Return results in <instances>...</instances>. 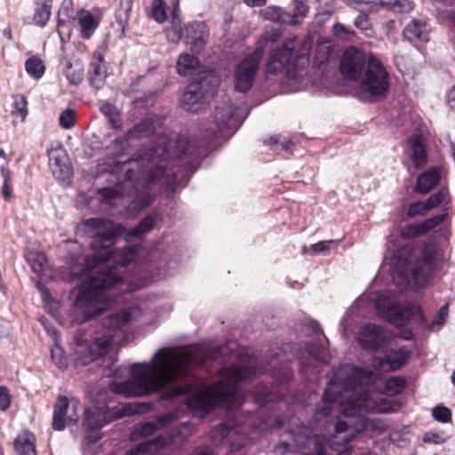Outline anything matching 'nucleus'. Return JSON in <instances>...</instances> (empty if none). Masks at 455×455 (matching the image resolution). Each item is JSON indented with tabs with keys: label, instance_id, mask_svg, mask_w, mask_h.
Wrapping results in <instances>:
<instances>
[{
	"label": "nucleus",
	"instance_id": "47",
	"mask_svg": "<svg viewBox=\"0 0 455 455\" xmlns=\"http://www.w3.org/2000/svg\"><path fill=\"white\" fill-rule=\"evenodd\" d=\"M366 304V299L363 296L359 297L355 303L351 306L348 310V314L346 317L341 320L340 325L342 326V331L344 335H347V318L349 315L357 314V312L363 308Z\"/></svg>",
	"mask_w": 455,
	"mask_h": 455
},
{
	"label": "nucleus",
	"instance_id": "48",
	"mask_svg": "<svg viewBox=\"0 0 455 455\" xmlns=\"http://www.w3.org/2000/svg\"><path fill=\"white\" fill-rule=\"evenodd\" d=\"M307 352L308 355L316 361L327 362L326 352L321 345L317 344H307Z\"/></svg>",
	"mask_w": 455,
	"mask_h": 455
},
{
	"label": "nucleus",
	"instance_id": "40",
	"mask_svg": "<svg viewBox=\"0 0 455 455\" xmlns=\"http://www.w3.org/2000/svg\"><path fill=\"white\" fill-rule=\"evenodd\" d=\"M100 111L108 119L113 128L121 127L120 114L113 105L105 103L100 107Z\"/></svg>",
	"mask_w": 455,
	"mask_h": 455
},
{
	"label": "nucleus",
	"instance_id": "53",
	"mask_svg": "<svg viewBox=\"0 0 455 455\" xmlns=\"http://www.w3.org/2000/svg\"><path fill=\"white\" fill-rule=\"evenodd\" d=\"M432 415L437 421L443 423L450 421L451 418V412L450 409L443 406H436L434 408Z\"/></svg>",
	"mask_w": 455,
	"mask_h": 455
},
{
	"label": "nucleus",
	"instance_id": "37",
	"mask_svg": "<svg viewBox=\"0 0 455 455\" xmlns=\"http://www.w3.org/2000/svg\"><path fill=\"white\" fill-rule=\"evenodd\" d=\"M422 29L423 25L420 22L412 20L406 25L403 30V35L410 41H413L415 39L427 41V38L426 36H423Z\"/></svg>",
	"mask_w": 455,
	"mask_h": 455
},
{
	"label": "nucleus",
	"instance_id": "28",
	"mask_svg": "<svg viewBox=\"0 0 455 455\" xmlns=\"http://www.w3.org/2000/svg\"><path fill=\"white\" fill-rule=\"evenodd\" d=\"M94 60L91 63L90 66V83L92 86L96 89L100 88L106 77V73L104 68L101 67V62L103 60V57L100 52L94 53Z\"/></svg>",
	"mask_w": 455,
	"mask_h": 455
},
{
	"label": "nucleus",
	"instance_id": "44",
	"mask_svg": "<svg viewBox=\"0 0 455 455\" xmlns=\"http://www.w3.org/2000/svg\"><path fill=\"white\" fill-rule=\"evenodd\" d=\"M76 122V115L74 109L67 108L59 116V124L63 129H71Z\"/></svg>",
	"mask_w": 455,
	"mask_h": 455
},
{
	"label": "nucleus",
	"instance_id": "19",
	"mask_svg": "<svg viewBox=\"0 0 455 455\" xmlns=\"http://www.w3.org/2000/svg\"><path fill=\"white\" fill-rule=\"evenodd\" d=\"M49 166L52 175L60 181L66 182L73 174L68 156L59 142L51 144L47 149Z\"/></svg>",
	"mask_w": 455,
	"mask_h": 455
},
{
	"label": "nucleus",
	"instance_id": "31",
	"mask_svg": "<svg viewBox=\"0 0 455 455\" xmlns=\"http://www.w3.org/2000/svg\"><path fill=\"white\" fill-rule=\"evenodd\" d=\"M199 68L196 57L188 53H181L177 60V72L179 75L191 76Z\"/></svg>",
	"mask_w": 455,
	"mask_h": 455
},
{
	"label": "nucleus",
	"instance_id": "23",
	"mask_svg": "<svg viewBox=\"0 0 455 455\" xmlns=\"http://www.w3.org/2000/svg\"><path fill=\"white\" fill-rule=\"evenodd\" d=\"M409 156L414 166L422 168L427 162V152L423 135L416 133L408 139Z\"/></svg>",
	"mask_w": 455,
	"mask_h": 455
},
{
	"label": "nucleus",
	"instance_id": "49",
	"mask_svg": "<svg viewBox=\"0 0 455 455\" xmlns=\"http://www.w3.org/2000/svg\"><path fill=\"white\" fill-rule=\"evenodd\" d=\"M28 101L23 95H16L13 100V108L15 112L20 116L22 120L25 119L28 114L27 108Z\"/></svg>",
	"mask_w": 455,
	"mask_h": 455
},
{
	"label": "nucleus",
	"instance_id": "12",
	"mask_svg": "<svg viewBox=\"0 0 455 455\" xmlns=\"http://www.w3.org/2000/svg\"><path fill=\"white\" fill-rule=\"evenodd\" d=\"M374 307L379 316L395 325H403L417 311L418 307L413 305H402L401 298L392 291H382L371 296Z\"/></svg>",
	"mask_w": 455,
	"mask_h": 455
},
{
	"label": "nucleus",
	"instance_id": "57",
	"mask_svg": "<svg viewBox=\"0 0 455 455\" xmlns=\"http://www.w3.org/2000/svg\"><path fill=\"white\" fill-rule=\"evenodd\" d=\"M9 390L4 386H0V410L5 411L10 406Z\"/></svg>",
	"mask_w": 455,
	"mask_h": 455
},
{
	"label": "nucleus",
	"instance_id": "4",
	"mask_svg": "<svg viewBox=\"0 0 455 455\" xmlns=\"http://www.w3.org/2000/svg\"><path fill=\"white\" fill-rule=\"evenodd\" d=\"M205 361L199 348L162 347L154 354L150 363L132 364L130 379L113 381L109 388L125 397L148 395L183 381L190 375L192 367L203 365Z\"/></svg>",
	"mask_w": 455,
	"mask_h": 455
},
{
	"label": "nucleus",
	"instance_id": "6",
	"mask_svg": "<svg viewBox=\"0 0 455 455\" xmlns=\"http://www.w3.org/2000/svg\"><path fill=\"white\" fill-rule=\"evenodd\" d=\"M405 387V380L399 377H391L386 380L382 379L379 374L367 369H362L351 364H345L334 371L332 377L328 382L327 387L322 398L323 407H319L316 415L320 414V410L327 414L331 404L336 399L334 393L355 391L362 395H368L373 397L384 398L383 392L390 395L400 394Z\"/></svg>",
	"mask_w": 455,
	"mask_h": 455
},
{
	"label": "nucleus",
	"instance_id": "60",
	"mask_svg": "<svg viewBox=\"0 0 455 455\" xmlns=\"http://www.w3.org/2000/svg\"><path fill=\"white\" fill-rule=\"evenodd\" d=\"M274 374L279 381H285L291 378V372L289 368L285 367L283 370L282 374H279V372H276V371H275Z\"/></svg>",
	"mask_w": 455,
	"mask_h": 455
},
{
	"label": "nucleus",
	"instance_id": "10",
	"mask_svg": "<svg viewBox=\"0 0 455 455\" xmlns=\"http://www.w3.org/2000/svg\"><path fill=\"white\" fill-rule=\"evenodd\" d=\"M389 85V74L386 67L374 55H370L369 64L360 78V84L356 91L358 98L365 101L385 98Z\"/></svg>",
	"mask_w": 455,
	"mask_h": 455
},
{
	"label": "nucleus",
	"instance_id": "5",
	"mask_svg": "<svg viewBox=\"0 0 455 455\" xmlns=\"http://www.w3.org/2000/svg\"><path fill=\"white\" fill-rule=\"evenodd\" d=\"M252 359H248L244 365L221 370L220 380L211 386H178L168 391V397H176L190 394L188 406L194 415L205 416L216 404L226 403L230 407L242 404L239 392L240 383L255 377L260 371L252 370Z\"/></svg>",
	"mask_w": 455,
	"mask_h": 455
},
{
	"label": "nucleus",
	"instance_id": "38",
	"mask_svg": "<svg viewBox=\"0 0 455 455\" xmlns=\"http://www.w3.org/2000/svg\"><path fill=\"white\" fill-rule=\"evenodd\" d=\"M83 67L79 62L68 63L65 75L70 84H78L83 80Z\"/></svg>",
	"mask_w": 455,
	"mask_h": 455
},
{
	"label": "nucleus",
	"instance_id": "22",
	"mask_svg": "<svg viewBox=\"0 0 455 455\" xmlns=\"http://www.w3.org/2000/svg\"><path fill=\"white\" fill-rule=\"evenodd\" d=\"M446 215V213H440L420 223L407 225L401 230V235L405 239L424 235L441 225Z\"/></svg>",
	"mask_w": 455,
	"mask_h": 455
},
{
	"label": "nucleus",
	"instance_id": "35",
	"mask_svg": "<svg viewBox=\"0 0 455 455\" xmlns=\"http://www.w3.org/2000/svg\"><path fill=\"white\" fill-rule=\"evenodd\" d=\"M260 15L271 21L285 23L288 21L289 14L284 12L280 7L267 6L260 11Z\"/></svg>",
	"mask_w": 455,
	"mask_h": 455
},
{
	"label": "nucleus",
	"instance_id": "41",
	"mask_svg": "<svg viewBox=\"0 0 455 455\" xmlns=\"http://www.w3.org/2000/svg\"><path fill=\"white\" fill-rule=\"evenodd\" d=\"M382 5L388 6L395 12H409L412 10L413 4L409 0H381Z\"/></svg>",
	"mask_w": 455,
	"mask_h": 455
},
{
	"label": "nucleus",
	"instance_id": "32",
	"mask_svg": "<svg viewBox=\"0 0 455 455\" xmlns=\"http://www.w3.org/2000/svg\"><path fill=\"white\" fill-rule=\"evenodd\" d=\"M175 419H176V414L170 412V413L164 414L161 417H158L155 419H152V420L145 423L141 427V428H140L141 435H143L145 436L153 435L156 429L165 427L166 425L172 423Z\"/></svg>",
	"mask_w": 455,
	"mask_h": 455
},
{
	"label": "nucleus",
	"instance_id": "26",
	"mask_svg": "<svg viewBox=\"0 0 455 455\" xmlns=\"http://www.w3.org/2000/svg\"><path fill=\"white\" fill-rule=\"evenodd\" d=\"M441 178L440 170L437 167L431 168L422 172L417 180L415 191L419 194H426L433 189Z\"/></svg>",
	"mask_w": 455,
	"mask_h": 455
},
{
	"label": "nucleus",
	"instance_id": "13",
	"mask_svg": "<svg viewBox=\"0 0 455 455\" xmlns=\"http://www.w3.org/2000/svg\"><path fill=\"white\" fill-rule=\"evenodd\" d=\"M277 37V34L268 35L265 33L259 40L257 48L237 65L234 81L236 91L246 92L251 88L264 54L265 45L268 41L275 42Z\"/></svg>",
	"mask_w": 455,
	"mask_h": 455
},
{
	"label": "nucleus",
	"instance_id": "34",
	"mask_svg": "<svg viewBox=\"0 0 455 455\" xmlns=\"http://www.w3.org/2000/svg\"><path fill=\"white\" fill-rule=\"evenodd\" d=\"M52 0H43L36 7L33 20L36 25L44 27L51 17Z\"/></svg>",
	"mask_w": 455,
	"mask_h": 455
},
{
	"label": "nucleus",
	"instance_id": "42",
	"mask_svg": "<svg viewBox=\"0 0 455 455\" xmlns=\"http://www.w3.org/2000/svg\"><path fill=\"white\" fill-rule=\"evenodd\" d=\"M308 0H293L294 3V13L292 17L289 16L288 21L292 25L299 23V19H303L307 16L308 12L307 6Z\"/></svg>",
	"mask_w": 455,
	"mask_h": 455
},
{
	"label": "nucleus",
	"instance_id": "56",
	"mask_svg": "<svg viewBox=\"0 0 455 455\" xmlns=\"http://www.w3.org/2000/svg\"><path fill=\"white\" fill-rule=\"evenodd\" d=\"M354 25L355 28L363 32L371 30V24L369 20L368 15L364 13H361L355 18Z\"/></svg>",
	"mask_w": 455,
	"mask_h": 455
},
{
	"label": "nucleus",
	"instance_id": "39",
	"mask_svg": "<svg viewBox=\"0 0 455 455\" xmlns=\"http://www.w3.org/2000/svg\"><path fill=\"white\" fill-rule=\"evenodd\" d=\"M331 53V47L328 43H319L315 49L314 64L317 67H321L323 64L328 61Z\"/></svg>",
	"mask_w": 455,
	"mask_h": 455
},
{
	"label": "nucleus",
	"instance_id": "61",
	"mask_svg": "<svg viewBox=\"0 0 455 455\" xmlns=\"http://www.w3.org/2000/svg\"><path fill=\"white\" fill-rule=\"evenodd\" d=\"M191 455H212V451L207 446H200L196 447Z\"/></svg>",
	"mask_w": 455,
	"mask_h": 455
},
{
	"label": "nucleus",
	"instance_id": "62",
	"mask_svg": "<svg viewBox=\"0 0 455 455\" xmlns=\"http://www.w3.org/2000/svg\"><path fill=\"white\" fill-rule=\"evenodd\" d=\"M447 102L450 108L455 110V86L449 91L447 95Z\"/></svg>",
	"mask_w": 455,
	"mask_h": 455
},
{
	"label": "nucleus",
	"instance_id": "15",
	"mask_svg": "<svg viewBox=\"0 0 455 455\" xmlns=\"http://www.w3.org/2000/svg\"><path fill=\"white\" fill-rule=\"evenodd\" d=\"M194 432L193 426L183 423L175 429H172L167 437L157 435L152 439L139 443L135 448L131 449L125 455H152L169 444L180 445Z\"/></svg>",
	"mask_w": 455,
	"mask_h": 455
},
{
	"label": "nucleus",
	"instance_id": "54",
	"mask_svg": "<svg viewBox=\"0 0 455 455\" xmlns=\"http://www.w3.org/2000/svg\"><path fill=\"white\" fill-rule=\"evenodd\" d=\"M331 241H321L316 243L312 244L309 248L307 246L303 247V253L311 252L313 254L325 252L329 250L328 244L331 243Z\"/></svg>",
	"mask_w": 455,
	"mask_h": 455
},
{
	"label": "nucleus",
	"instance_id": "21",
	"mask_svg": "<svg viewBox=\"0 0 455 455\" xmlns=\"http://www.w3.org/2000/svg\"><path fill=\"white\" fill-rule=\"evenodd\" d=\"M410 351L404 347L388 350L383 358H375V367L383 371L400 369L409 359Z\"/></svg>",
	"mask_w": 455,
	"mask_h": 455
},
{
	"label": "nucleus",
	"instance_id": "36",
	"mask_svg": "<svg viewBox=\"0 0 455 455\" xmlns=\"http://www.w3.org/2000/svg\"><path fill=\"white\" fill-rule=\"evenodd\" d=\"M25 69L30 76L38 79L44 74L45 68L39 58L33 56L26 60Z\"/></svg>",
	"mask_w": 455,
	"mask_h": 455
},
{
	"label": "nucleus",
	"instance_id": "7",
	"mask_svg": "<svg viewBox=\"0 0 455 455\" xmlns=\"http://www.w3.org/2000/svg\"><path fill=\"white\" fill-rule=\"evenodd\" d=\"M144 310L141 305L124 307L105 318L101 327L93 333H77L73 343L76 363L86 365L105 355L112 347L117 331L139 320Z\"/></svg>",
	"mask_w": 455,
	"mask_h": 455
},
{
	"label": "nucleus",
	"instance_id": "58",
	"mask_svg": "<svg viewBox=\"0 0 455 455\" xmlns=\"http://www.w3.org/2000/svg\"><path fill=\"white\" fill-rule=\"evenodd\" d=\"M42 324L44 325L47 333L52 338L54 344L60 343V337L56 328L44 319L42 320Z\"/></svg>",
	"mask_w": 455,
	"mask_h": 455
},
{
	"label": "nucleus",
	"instance_id": "8",
	"mask_svg": "<svg viewBox=\"0 0 455 455\" xmlns=\"http://www.w3.org/2000/svg\"><path fill=\"white\" fill-rule=\"evenodd\" d=\"M295 36L285 40L281 47L274 49L267 60L266 71L268 74L285 72V76L291 79H296L301 76L303 70L309 63V56L312 48V39L304 38L297 50L296 60L291 61L292 50L295 46Z\"/></svg>",
	"mask_w": 455,
	"mask_h": 455
},
{
	"label": "nucleus",
	"instance_id": "59",
	"mask_svg": "<svg viewBox=\"0 0 455 455\" xmlns=\"http://www.w3.org/2000/svg\"><path fill=\"white\" fill-rule=\"evenodd\" d=\"M423 440L425 443H430L435 444H439L444 442L443 437L436 433L427 432L425 434Z\"/></svg>",
	"mask_w": 455,
	"mask_h": 455
},
{
	"label": "nucleus",
	"instance_id": "33",
	"mask_svg": "<svg viewBox=\"0 0 455 455\" xmlns=\"http://www.w3.org/2000/svg\"><path fill=\"white\" fill-rule=\"evenodd\" d=\"M155 131V126L151 119H146L143 122L134 125V127L128 131L127 140H137L149 136Z\"/></svg>",
	"mask_w": 455,
	"mask_h": 455
},
{
	"label": "nucleus",
	"instance_id": "1",
	"mask_svg": "<svg viewBox=\"0 0 455 455\" xmlns=\"http://www.w3.org/2000/svg\"><path fill=\"white\" fill-rule=\"evenodd\" d=\"M85 232L92 236V247L95 253L85 259L81 274L76 267L72 274L78 278L89 277V281L70 291L72 305L68 311L71 324H82L108 308L116 300L115 290L122 289L125 283L121 276V268L135 259L138 251L132 248L112 250L116 236L124 234L123 225L111 220L88 219L84 223Z\"/></svg>",
	"mask_w": 455,
	"mask_h": 455
},
{
	"label": "nucleus",
	"instance_id": "55",
	"mask_svg": "<svg viewBox=\"0 0 455 455\" xmlns=\"http://www.w3.org/2000/svg\"><path fill=\"white\" fill-rule=\"evenodd\" d=\"M444 199V194L443 192H437L430 196L427 200L423 201L427 210H430L437 207Z\"/></svg>",
	"mask_w": 455,
	"mask_h": 455
},
{
	"label": "nucleus",
	"instance_id": "2",
	"mask_svg": "<svg viewBox=\"0 0 455 455\" xmlns=\"http://www.w3.org/2000/svg\"><path fill=\"white\" fill-rule=\"evenodd\" d=\"M336 397L331 404V409L327 414H323L324 410H320V414L316 415L318 408L323 407L322 402L318 404L313 417V422L310 424L316 427L323 422V435L315 434L314 436L300 437L296 436L295 442L298 445L307 444L314 445L315 452L317 454L315 439L319 438L322 455H325V449L329 447L332 451H338L337 455H350L352 446L349 443L363 431L371 435H379L387 429V424L380 419H368L364 415L369 412L384 413L394 410V405L387 398L373 397L368 395H362L360 393L350 390V392L334 393Z\"/></svg>",
	"mask_w": 455,
	"mask_h": 455
},
{
	"label": "nucleus",
	"instance_id": "63",
	"mask_svg": "<svg viewBox=\"0 0 455 455\" xmlns=\"http://www.w3.org/2000/svg\"><path fill=\"white\" fill-rule=\"evenodd\" d=\"M1 175L3 177V183H10L12 181V172L4 166H1Z\"/></svg>",
	"mask_w": 455,
	"mask_h": 455
},
{
	"label": "nucleus",
	"instance_id": "52",
	"mask_svg": "<svg viewBox=\"0 0 455 455\" xmlns=\"http://www.w3.org/2000/svg\"><path fill=\"white\" fill-rule=\"evenodd\" d=\"M51 354L52 361L59 368L67 367V362L63 356V352L59 343L54 344V347L51 350Z\"/></svg>",
	"mask_w": 455,
	"mask_h": 455
},
{
	"label": "nucleus",
	"instance_id": "17",
	"mask_svg": "<svg viewBox=\"0 0 455 455\" xmlns=\"http://www.w3.org/2000/svg\"><path fill=\"white\" fill-rule=\"evenodd\" d=\"M370 55L373 54H367L364 51L354 46L347 48L340 60V72L342 76L348 80H360L369 64Z\"/></svg>",
	"mask_w": 455,
	"mask_h": 455
},
{
	"label": "nucleus",
	"instance_id": "20",
	"mask_svg": "<svg viewBox=\"0 0 455 455\" xmlns=\"http://www.w3.org/2000/svg\"><path fill=\"white\" fill-rule=\"evenodd\" d=\"M356 339L362 348L378 351L385 347L387 336L384 330L374 323H366L359 328Z\"/></svg>",
	"mask_w": 455,
	"mask_h": 455
},
{
	"label": "nucleus",
	"instance_id": "64",
	"mask_svg": "<svg viewBox=\"0 0 455 455\" xmlns=\"http://www.w3.org/2000/svg\"><path fill=\"white\" fill-rule=\"evenodd\" d=\"M2 194L5 200H9L12 196V187L10 183H3Z\"/></svg>",
	"mask_w": 455,
	"mask_h": 455
},
{
	"label": "nucleus",
	"instance_id": "18",
	"mask_svg": "<svg viewBox=\"0 0 455 455\" xmlns=\"http://www.w3.org/2000/svg\"><path fill=\"white\" fill-rule=\"evenodd\" d=\"M79 403L76 399L69 400L67 396H59L53 409L52 427L61 431L66 425L76 424L78 419Z\"/></svg>",
	"mask_w": 455,
	"mask_h": 455
},
{
	"label": "nucleus",
	"instance_id": "3",
	"mask_svg": "<svg viewBox=\"0 0 455 455\" xmlns=\"http://www.w3.org/2000/svg\"><path fill=\"white\" fill-rule=\"evenodd\" d=\"M204 148H198L189 143L184 136H176L175 140L167 135H161L154 141L151 148L140 152L136 158L125 162L121 166L124 172V187H132L136 197L128 205V210L137 214L148 206L155 198L150 187L156 183L164 185L165 188L173 192L177 185L188 172H194L192 164H187L183 169L180 162L186 156H194L197 160L206 154Z\"/></svg>",
	"mask_w": 455,
	"mask_h": 455
},
{
	"label": "nucleus",
	"instance_id": "25",
	"mask_svg": "<svg viewBox=\"0 0 455 455\" xmlns=\"http://www.w3.org/2000/svg\"><path fill=\"white\" fill-rule=\"evenodd\" d=\"M25 256L33 272L45 278L51 276L48 260L44 253L39 251L28 250Z\"/></svg>",
	"mask_w": 455,
	"mask_h": 455
},
{
	"label": "nucleus",
	"instance_id": "16",
	"mask_svg": "<svg viewBox=\"0 0 455 455\" xmlns=\"http://www.w3.org/2000/svg\"><path fill=\"white\" fill-rule=\"evenodd\" d=\"M218 81L213 76L202 77L200 81H192L181 98L182 108L189 112H197L213 95V88Z\"/></svg>",
	"mask_w": 455,
	"mask_h": 455
},
{
	"label": "nucleus",
	"instance_id": "45",
	"mask_svg": "<svg viewBox=\"0 0 455 455\" xmlns=\"http://www.w3.org/2000/svg\"><path fill=\"white\" fill-rule=\"evenodd\" d=\"M151 16L158 23H163L166 18L165 3L164 0H153Z\"/></svg>",
	"mask_w": 455,
	"mask_h": 455
},
{
	"label": "nucleus",
	"instance_id": "51",
	"mask_svg": "<svg viewBox=\"0 0 455 455\" xmlns=\"http://www.w3.org/2000/svg\"><path fill=\"white\" fill-rule=\"evenodd\" d=\"M333 35L341 40H350L354 36L355 32L345 27L340 23H336L332 28Z\"/></svg>",
	"mask_w": 455,
	"mask_h": 455
},
{
	"label": "nucleus",
	"instance_id": "9",
	"mask_svg": "<svg viewBox=\"0 0 455 455\" xmlns=\"http://www.w3.org/2000/svg\"><path fill=\"white\" fill-rule=\"evenodd\" d=\"M443 259V254L439 247L434 244L426 245L419 259L411 267L410 273L405 269L401 271L395 266L391 267L393 281L399 285H407L413 282L416 286L425 285L430 279L437 263Z\"/></svg>",
	"mask_w": 455,
	"mask_h": 455
},
{
	"label": "nucleus",
	"instance_id": "50",
	"mask_svg": "<svg viewBox=\"0 0 455 455\" xmlns=\"http://www.w3.org/2000/svg\"><path fill=\"white\" fill-rule=\"evenodd\" d=\"M427 210L423 201H416L409 204L406 214L411 218L425 215Z\"/></svg>",
	"mask_w": 455,
	"mask_h": 455
},
{
	"label": "nucleus",
	"instance_id": "46",
	"mask_svg": "<svg viewBox=\"0 0 455 455\" xmlns=\"http://www.w3.org/2000/svg\"><path fill=\"white\" fill-rule=\"evenodd\" d=\"M448 316V304L443 305L438 311L437 315L429 323L428 330L432 331H439L445 323Z\"/></svg>",
	"mask_w": 455,
	"mask_h": 455
},
{
	"label": "nucleus",
	"instance_id": "43",
	"mask_svg": "<svg viewBox=\"0 0 455 455\" xmlns=\"http://www.w3.org/2000/svg\"><path fill=\"white\" fill-rule=\"evenodd\" d=\"M59 18H58V32L61 36L62 31L61 28L64 27L66 21L61 18L62 16L71 19L73 17V3L72 0H63L60 9L59 11Z\"/></svg>",
	"mask_w": 455,
	"mask_h": 455
},
{
	"label": "nucleus",
	"instance_id": "30",
	"mask_svg": "<svg viewBox=\"0 0 455 455\" xmlns=\"http://www.w3.org/2000/svg\"><path fill=\"white\" fill-rule=\"evenodd\" d=\"M78 24L81 36L84 38H89L99 25L96 18L88 11H83L78 14Z\"/></svg>",
	"mask_w": 455,
	"mask_h": 455
},
{
	"label": "nucleus",
	"instance_id": "29",
	"mask_svg": "<svg viewBox=\"0 0 455 455\" xmlns=\"http://www.w3.org/2000/svg\"><path fill=\"white\" fill-rule=\"evenodd\" d=\"M157 220L156 213L147 215L136 227L131 229L125 235L127 242H132L153 229Z\"/></svg>",
	"mask_w": 455,
	"mask_h": 455
},
{
	"label": "nucleus",
	"instance_id": "24",
	"mask_svg": "<svg viewBox=\"0 0 455 455\" xmlns=\"http://www.w3.org/2000/svg\"><path fill=\"white\" fill-rule=\"evenodd\" d=\"M207 36L208 34L204 23H193L188 29L187 44L190 45L194 52L198 53L204 47Z\"/></svg>",
	"mask_w": 455,
	"mask_h": 455
},
{
	"label": "nucleus",
	"instance_id": "27",
	"mask_svg": "<svg viewBox=\"0 0 455 455\" xmlns=\"http://www.w3.org/2000/svg\"><path fill=\"white\" fill-rule=\"evenodd\" d=\"M14 448L18 455H36V437L29 431H23L14 440Z\"/></svg>",
	"mask_w": 455,
	"mask_h": 455
},
{
	"label": "nucleus",
	"instance_id": "14",
	"mask_svg": "<svg viewBox=\"0 0 455 455\" xmlns=\"http://www.w3.org/2000/svg\"><path fill=\"white\" fill-rule=\"evenodd\" d=\"M239 108L234 109L229 102L219 105L212 116V125L206 130L208 140L212 141L218 138H228L240 125L242 121L238 114Z\"/></svg>",
	"mask_w": 455,
	"mask_h": 455
},
{
	"label": "nucleus",
	"instance_id": "11",
	"mask_svg": "<svg viewBox=\"0 0 455 455\" xmlns=\"http://www.w3.org/2000/svg\"><path fill=\"white\" fill-rule=\"evenodd\" d=\"M138 411V406L132 404H118L112 411L106 405L86 409L83 423L86 442H97L101 436L100 430L106 424Z\"/></svg>",
	"mask_w": 455,
	"mask_h": 455
}]
</instances>
